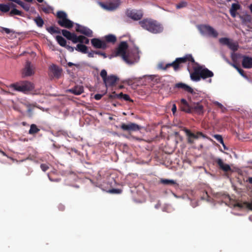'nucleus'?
I'll return each instance as SVG.
<instances>
[{
	"label": "nucleus",
	"instance_id": "2eb2a0df",
	"mask_svg": "<svg viewBox=\"0 0 252 252\" xmlns=\"http://www.w3.org/2000/svg\"><path fill=\"white\" fill-rule=\"evenodd\" d=\"M219 168L224 172H228L231 171L230 165L228 164L224 163L222 159L220 158H217L215 160Z\"/></svg>",
	"mask_w": 252,
	"mask_h": 252
},
{
	"label": "nucleus",
	"instance_id": "c85d7f7f",
	"mask_svg": "<svg viewBox=\"0 0 252 252\" xmlns=\"http://www.w3.org/2000/svg\"><path fill=\"white\" fill-rule=\"evenodd\" d=\"M228 47L232 50L233 51L235 52L238 49V43L236 42H234L230 40L229 42V44L228 45Z\"/></svg>",
	"mask_w": 252,
	"mask_h": 252
},
{
	"label": "nucleus",
	"instance_id": "c9c22d12",
	"mask_svg": "<svg viewBox=\"0 0 252 252\" xmlns=\"http://www.w3.org/2000/svg\"><path fill=\"white\" fill-rule=\"evenodd\" d=\"M99 4L101 7H102L103 9L105 10H110V2L105 3L104 2H99Z\"/></svg>",
	"mask_w": 252,
	"mask_h": 252
},
{
	"label": "nucleus",
	"instance_id": "0eeeda50",
	"mask_svg": "<svg viewBox=\"0 0 252 252\" xmlns=\"http://www.w3.org/2000/svg\"><path fill=\"white\" fill-rule=\"evenodd\" d=\"M198 29L202 35H207L213 38H217L218 32L211 26L208 25H201L198 26Z\"/></svg>",
	"mask_w": 252,
	"mask_h": 252
},
{
	"label": "nucleus",
	"instance_id": "bb28decb",
	"mask_svg": "<svg viewBox=\"0 0 252 252\" xmlns=\"http://www.w3.org/2000/svg\"><path fill=\"white\" fill-rule=\"evenodd\" d=\"M40 131V129L37 127L36 125L32 124L30 126V129L29 131L30 134H34L38 133Z\"/></svg>",
	"mask_w": 252,
	"mask_h": 252
},
{
	"label": "nucleus",
	"instance_id": "dca6fc26",
	"mask_svg": "<svg viewBox=\"0 0 252 252\" xmlns=\"http://www.w3.org/2000/svg\"><path fill=\"white\" fill-rule=\"evenodd\" d=\"M242 65L244 68L251 69L252 68V57L246 55L242 56Z\"/></svg>",
	"mask_w": 252,
	"mask_h": 252
},
{
	"label": "nucleus",
	"instance_id": "37998d69",
	"mask_svg": "<svg viewBox=\"0 0 252 252\" xmlns=\"http://www.w3.org/2000/svg\"><path fill=\"white\" fill-rule=\"evenodd\" d=\"M243 206L246 207L247 209L252 211V201L251 202H245L243 203Z\"/></svg>",
	"mask_w": 252,
	"mask_h": 252
},
{
	"label": "nucleus",
	"instance_id": "5701e85b",
	"mask_svg": "<svg viewBox=\"0 0 252 252\" xmlns=\"http://www.w3.org/2000/svg\"><path fill=\"white\" fill-rule=\"evenodd\" d=\"M75 40H76V41H74V43L79 42L80 43V44L85 43L86 44H88L89 43V39L83 35H76L75 37Z\"/></svg>",
	"mask_w": 252,
	"mask_h": 252
},
{
	"label": "nucleus",
	"instance_id": "7c9ffc66",
	"mask_svg": "<svg viewBox=\"0 0 252 252\" xmlns=\"http://www.w3.org/2000/svg\"><path fill=\"white\" fill-rule=\"evenodd\" d=\"M160 182L163 185H173L176 184V183L174 180L166 179H161Z\"/></svg>",
	"mask_w": 252,
	"mask_h": 252
},
{
	"label": "nucleus",
	"instance_id": "1a4fd4ad",
	"mask_svg": "<svg viewBox=\"0 0 252 252\" xmlns=\"http://www.w3.org/2000/svg\"><path fill=\"white\" fill-rule=\"evenodd\" d=\"M106 41L101 40L98 38H93L91 40L92 45L95 48L105 49L106 47V42H110V34L105 37Z\"/></svg>",
	"mask_w": 252,
	"mask_h": 252
},
{
	"label": "nucleus",
	"instance_id": "4c0bfd02",
	"mask_svg": "<svg viewBox=\"0 0 252 252\" xmlns=\"http://www.w3.org/2000/svg\"><path fill=\"white\" fill-rule=\"evenodd\" d=\"M241 8V5L238 3H232L230 9V10L236 11Z\"/></svg>",
	"mask_w": 252,
	"mask_h": 252
},
{
	"label": "nucleus",
	"instance_id": "09e8293b",
	"mask_svg": "<svg viewBox=\"0 0 252 252\" xmlns=\"http://www.w3.org/2000/svg\"><path fill=\"white\" fill-rule=\"evenodd\" d=\"M103 95V94H96L94 95V98L96 100H99L102 98Z\"/></svg>",
	"mask_w": 252,
	"mask_h": 252
},
{
	"label": "nucleus",
	"instance_id": "f257e3e1",
	"mask_svg": "<svg viewBox=\"0 0 252 252\" xmlns=\"http://www.w3.org/2000/svg\"><path fill=\"white\" fill-rule=\"evenodd\" d=\"M187 62H190L197 65V66L193 67V71L190 72V77L192 81L197 82L201 79H205L214 76V73L212 71L206 67H203L196 63L191 54H187L183 57L176 58L172 63L165 65L163 63H160L158 64V67L165 70L168 67H172L175 71H178L182 67L183 64Z\"/></svg>",
	"mask_w": 252,
	"mask_h": 252
},
{
	"label": "nucleus",
	"instance_id": "f8f14e48",
	"mask_svg": "<svg viewBox=\"0 0 252 252\" xmlns=\"http://www.w3.org/2000/svg\"><path fill=\"white\" fill-rule=\"evenodd\" d=\"M49 75L52 78L59 79L61 76L62 69L56 64H52L49 67Z\"/></svg>",
	"mask_w": 252,
	"mask_h": 252
},
{
	"label": "nucleus",
	"instance_id": "680f3d73",
	"mask_svg": "<svg viewBox=\"0 0 252 252\" xmlns=\"http://www.w3.org/2000/svg\"><path fill=\"white\" fill-rule=\"evenodd\" d=\"M67 65H68V66H69V67H71V66H73V65H75V66H76V65L75 64H74V63H71V62H68V63H67Z\"/></svg>",
	"mask_w": 252,
	"mask_h": 252
},
{
	"label": "nucleus",
	"instance_id": "052dcab7",
	"mask_svg": "<svg viewBox=\"0 0 252 252\" xmlns=\"http://www.w3.org/2000/svg\"><path fill=\"white\" fill-rule=\"evenodd\" d=\"M247 182L249 183V184H252V177H249L248 179L247 180Z\"/></svg>",
	"mask_w": 252,
	"mask_h": 252
},
{
	"label": "nucleus",
	"instance_id": "774afa93",
	"mask_svg": "<svg viewBox=\"0 0 252 252\" xmlns=\"http://www.w3.org/2000/svg\"><path fill=\"white\" fill-rule=\"evenodd\" d=\"M221 144L222 145L224 150H228V148L226 147V146L225 145L223 142V144Z\"/></svg>",
	"mask_w": 252,
	"mask_h": 252
},
{
	"label": "nucleus",
	"instance_id": "3c124183",
	"mask_svg": "<svg viewBox=\"0 0 252 252\" xmlns=\"http://www.w3.org/2000/svg\"><path fill=\"white\" fill-rule=\"evenodd\" d=\"M65 48H66L70 52H73L74 50V47H71L68 45H66V46H65Z\"/></svg>",
	"mask_w": 252,
	"mask_h": 252
},
{
	"label": "nucleus",
	"instance_id": "a19ab883",
	"mask_svg": "<svg viewBox=\"0 0 252 252\" xmlns=\"http://www.w3.org/2000/svg\"><path fill=\"white\" fill-rule=\"evenodd\" d=\"M41 8L42 9V10L46 13H49L50 12V11L51 10V8L50 6H44V5H42L41 7Z\"/></svg>",
	"mask_w": 252,
	"mask_h": 252
},
{
	"label": "nucleus",
	"instance_id": "72a5a7b5",
	"mask_svg": "<svg viewBox=\"0 0 252 252\" xmlns=\"http://www.w3.org/2000/svg\"><path fill=\"white\" fill-rule=\"evenodd\" d=\"M14 15H19V16H22V12L17 10L16 8H13L9 12V16H13Z\"/></svg>",
	"mask_w": 252,
	"mask_h": 252
},
{
	"label": "nucleus",
	"instance_id": "bf43d9fd",
	"mask_svg": "<svg viewBox=\"0 0 252 252\" xmlns=\"http://www.w3.org/2000/svg\"><path fill=\"white\" fill-rule=\"evenodd\" d=\"M59 209L60 211H63V210H64L65 207L63 205L60 204L59 205Z\"/></svg>",
	"mask_w": 252,
	"mask_h": 252
},
{
	"label": "nucleus",
	"instance_id": "58836bf2",
	"mask_svg": "<svg viewBox=\"0 0 252 252\" xmlns=\"http://www.w3.org/2000/svg\"><path fill=\"white\" fill-rule=\"evenodd\" d=\"M119 80V78L116 76L111 75V88H112L115 84Z\"/></svg>",
	"mask_w": 252,
	"mask_h": 252
},
{
	"label": "nucleus",
	"instance_id": "b1692460",
	"mask_svg": "<svg viewBox=\"0 0 252 252\" xmlns=\"http://www.w3.org/2000/svg\"><path fill=\"white\" fill-rule=\"evenodd\" d=\"M10 6L12 7L16 6L15 4L11 3L9 4H0V11L3 12H7L9 11Z\"/></svg>",
	"mask_w": 252,
	"mask_h": 252
},
{
	"label": "nucleus",
	"instance_id": "338daca9",
	"mask_svg": "<svg viewBox=\"0 0 252 252\" xmlns=\"http://www.w3.org/2000/svg\"><path fill=\"white\" fill-rule=\"evenodd\" d=\"M249 9L250 10V11H251V13L252 14V4H251L249 6Z\"/></svg>",
	"mask_w": 252,
	"mask_h": 252
},
{
	"label": "nucleus",
	"instance_id": "a18cd8bd",
	"mask_svg": "<svg viewBox=\"0 0 252 252\" xmlns=\"http://www.w3.org/2000/svg\"><path fill=\"white\" fill-rule=\"evenodd\" d=\"M0 32H5L7 34H9L12 31V30H10L9 29H8L6 28L0 27Z\"/></svg>",
	"mask_w": 252,
	"mask_h": 252
},
{
	"label": "nucleus",
	"instance_id": "c756f323",
	"mask_svg": "<svg viewBox=\"0 0 252 252\" xmlns=\"http://www.w3.org/2000/svg\"><path fill=\"white\" fill-rule=\"evenodd\" d=\"M100 187L103 190L107 192H110V184L109 182H103V183L100 185Z\"/></svg>",
	"mask_w": 252,
	"mask_h": 252
},
{
	"label": "nucleus",
	"instance_id": "e433bc0d",
	"mask_svg": "<svg viewBox=\"0 0 252 252\" xmlns=\"http://www.w3.org/2000/svg\"><path fill=\"white\" fill-rule=\"evenodd\" d=\"M230 41V40L229 38H226V37L220 38L219 39V41H220V43H221L223 45H227V46H228Z\"/></svg>",
	"mask_w": 252,
	"mask_h": 252
},
{
	"label": "nucleus",
	"instance_id": "6e6552de",
	"mask_svg": "<svg viewBox=\"0 0 252 252\" xmlns=\"http://www.w3.org/2000/svg\"><path fill=\"white\" fill-rule=\"evenodd\" d=\"M184 131L188 137V143L190 144H193L194 140L198 139L199 137H202L204 138H207V136L200 131H197L196 133H194L187 128L184 129Z\"/></svg>",
	"mask_w": 252,
	"mask_h": 252
},
{
	"label": "nucleus",
	"instance_id": "f704fd0d",
	"mask_svg": "<svg viewBox=\"0 0 252 252\" xmlns=\"http://www.w3.org/2000/svg\"><path fill=\"white\" fill-rule=\"evenodd\" d=\"M17 3L22 7L26 11H28L29 10L30 5L29 4L25 3L20 0H18Z\"/></svg>",
	"mask_w": 252,
	"mask_h": 252
},
{
	"label": "nucleus",
	"instance_id": "aec40b11",
	"mask_svg": "<svg viewBox=\"0 0 252 252\" xmlns=\"http://www.w3.org/2000/svg\"><path fill=\"white\" fill-rule=\"evenodd\" d=\"M175 87L177 88L182 89L184 91H185L188 93H189L190 94L193 93V89L190 87H189V86H188L184 83H177L175 85Z\"/></svg>",
	"mask_w": 252,
	"mask_h": 252
},
{
	"label": "nucleus",
	"instance_id": "9d476101",
	"mask_svg": "<svg viewBox=\"0 0 252 252\" xmlns=\"http://www.w3.org/2000/svg\"><path fill=\"white\" fill-rule=\"evenodd\" d=\"M120 127L123 131H126L129 133L133 131H138L141 129L140 126L138 125L131 122L127 124L123 123L120 126Z\"/></svg>",
	"mask_w": 252,
	"mask_h": 252
},
{
	"label": "nucleus",
	"instance_id": "49530a36",
	"mask_svg": "<svg viewBox=\"0 0 252 252\" xmlns=\"http://www.w3.org/2000/svg\"><path fill=\"white\" fill-rule=\"evenodd\" d=\"M122 192L120 189H111V194H119Z\"/></svg>",
	"mask_w": 252,
	"mask_h": 252
},
{
	"label": "nucleus",
	"instance_id": "7ed1b4c3",
	"mask_svg": "<svg viewBox=\"0 0 252 252\" xmlns=\"http://www.w3.org/2000/svg\"><path fill=\"white\" fill-rule=\"evenodd\" d=\"M180 109L182 111L189 114H196L200 115L204 113V107L201 104L192 101L188 102L184 98L181 99Z\"/></svg>",
	"mask_w": 252,
	"mask_h": 252
},
{
	"label": "nucleus",
	"instance_id": "5fc2aeb1",
	"mask_svg": "<svg viewBox=\"0 0 252 252\" xmlns=\"http://www.w3.org/2000/svg\"><path fill=\"white\" fill-rule=\"evenodd\" d=\"M229 11H230V14L232 17L234 18L236 16V14H237L236 11H232V10H229Z\"/></svg>",
	"mask_w": 252,
	"mask_h": 252
},
{
	"label": "nucleus",
	"instance_id": "603ef678",
	"mask_svg": "<svg viewBox=\"0 0 252 252\" xmlns=\"http://www.w3.org/2000/svg\"><path fill=\"white\" fill-rule=\"evenodd\" d=\"M171 110L173 113V114L175 115V113L176 112V110H177V107H176V105L175 104H173Z\"/></svg>",
	"mask_w": 252,
	"mask_h": 252
},
{
	"label": "nucleus",
	"instance_id": "13d9d810",
	"mask_svg": "<svg viewBox=\"0 0 252 252\" xmlns=\"http://www.w3.org/2000/svg\"><path fill=\"white\" fill-rule=\"evenodd\" d=\"M95 54L103 56L104 58L106 57L105 54L100 51H95Z\"/></svg>",
	"mask_w": 252,
	"mask_h": 252
},
{
	"label": "nucleus",
	"instance_id": "4468645a",
	"mask_svg": "<svg viewBox=\"0 0 252 252\" xmlns=\"http://www.w3.org/2000/svg\"><path fill=\"white\" fill-rule=\"evenodd\" d=\"M75 30L77 32L84 34L88 37L93 36V32L90 29L78 24H76Z\"/></svg>",
	"mask_w": 252,
	"mask_h": 252
},
{
	"label": "nucleus",
	"instance_id": "864d4df0",
	"mask_svg": "<svg viewBox=\"0 0 252 252\" xmlns=\"http://www.w3.org/2000/svg\"><path fill=\"white\" fill-rule=\"evenodd\" d=\"M229 64L233 66L234 68H235L236 70H237L240 67L238 66L236 63H232L230 62H228Z\"/></svg>",
	"mask_w": 252,
	"mask_h": 252
},
{
	"label": "nucleus",
	"instance_id": "6e6d98bb",
	"mask_svg": "<svg viewBox=\"0 0 252 252\" xmlns=\"http://www.w3.org/2000/svg\"><path fill=\"white\" fill-rule=\"evenodd\" d=\"M94 54H95V51H92V52L88 53V56L89 58H93V57H94Z\"/></svg>",
	"mask_w": 252,
	"mask_h": 252
},
{
	"label": "nucleus",
	"instance_id": "cd10ccee",
	"mask_svg": "<svg viewBox=\"0 0 252 252\" xmlns=\"http://www.w3.org/2000/svg\"><path fill=\"white\" fill-rule=\"evenodd\" d=\"M46 30L51 34L60 33V31L58 27L51 26L47 28Z\"/></svg>",
	"mask_w": 252,
	"mask_h": 252
},
{
	"label": "nucleus",
	"instance_id": "412c9836",
	"mask_svg": "<svg viewBox=\"0 0 252 252\" xmlns=\"http://www.w3.org/2000/svg\"><path fill=\"white\" fill-rule=\"evenodd\" d=\"M242 23L243 25H246L248 23H251L252 21V16L248 14H245L243 15H239Z\"/></svg>",
	"mask_w": 252,
	"mask_h": 252
},
{
	"label": "nucleus",
	"instance_id": "a878e982",
	"mask_svg": "<svg viewBox=\"0 0 252 252\" xmlns=\"http://www.w3.org/2000/svg\"><path fill=\"white\" fill-rule=\"evenodd\" d=\"M56 40L58 43V44L63 47H65L66 45V40L62 36L57 35L56 37Z\"/></svg>",
	"mask_w": 252,
	"mask_h": 252
},
{
	"label": "nucleus",
	"instance_id": "393cba45",
	"mask_svg": "<svg viewBox=\"0 0 252 252\" xmlns=\"http://www.w3.org/2000/svg\"><path fill=\"white\" fill-rule=\"evenodd\" d=\"M75 50L82 53L86 54L88 51V47L82 44H78L75 48Z\"/></svg>",
	"mask_w": 252,
	"mask_h": 252
},
{
	"label": "nucleus",
	"instance_id": "de8ad7c7",
	"mask_svg": "<svg viewBox=\"0 0 252 252\" xmlns=\"http://www.w3.org/2000/svg\"><path fill=\"white\" fill-rule=\"evenodd\" d=\"M187 5V2H182L179 4H178L176 6L177 8L180 9L182 7H185Z\"/></svg>",
	"mask_w": 252,
	"mask_h": 252
},
{
	"label": "nucleus",
	"instance_id": "69168bd1",
	"mask_svg": "<svg viewBox=\"0 0 252 252\" xmlns=\"http://www.w3.org/2000/svg\"><path fill=\"white\" fill-rule=\"evenodd\" d=\"M0 153L3 156H6V154L5 152H4L3 151L0 150Z\"/></svg>",
	"mask_w": 252,
	"mask_h": 252
},
{
	"label": "nucleus",
	"instance_id": "8fccbe9b",
	"mask_svg": "<svg viewBox=\"0 0 252 252\" xmlns=\"http://www.w3.org/2000/svg\"><path fill=\"white\" fill-rule=\"evenodd\" d=\"M48 176L49 179L51 182H59L61 181V179H59V178L53 179V178H51L49 175H48Z\"/></svg>",
	"mask_w": 252,
	"mask_h": 252
},
{
	"label": "nucleus",
	"instance_id": "0e129e2a",
	"mask_svg": "<svg viewBox=\"0 0 252 252\" xmlns=\"http://www.w3.org/2000/svg\"><path fill=\"white\" fill-rule=\"evenodd\" d=\"M216 104H217V105H218L220 108H222V107H223L221 103H219V102H216Z\"/></svg>",
	"mask_w": 252,
	"mask_h": 252
},
{
	"label": "nucleus",
	"instance_id": "6ab92c4d",
	"mask_svg": "<svg viewBox=\"0 0 252 252\" xmlns=\"http://www.w3.org/2000/svg\"><path fill=\"white\" fill-rule=\"evenodd\" d=\"M100 76L103 79L104 84H105V88L110 86V82L109 81L110 77H107V71L105 69H102L100 72Z\"/></svg>",
	"mask_w": 252,
	"mask_h": 252
},
{
	"label": "nucleus",
	"instance_id": "20e7f679",
	"mask_svg": "<svg viewBox=\"0 0 252 252\" xmlns=\"http://www.w3.org/2000/svg\"><path fill=\"white\" fill-rule=\"evenodd\" d=\"M144 30L154 34H158L163 31L162 25L158 21L151 18H145L138 22Z\"/></svg>",
	"mask_w": 252,
	"mask_h": 252
},
{
	"label": "nucleus",
	"instance_id": "473e14b6",
	"mask_svg": "<svg viewBox=\"0 0 252 252\" xmlns=\"http://www.w3.org/2000/svg\"><path fill=\"white\" fill-rule=\"evenodd\" d=\"M120 3V0H111V11L116 9Z\"/></svg>",
	"mask_w": 252,
	"mask_h": 252
},
{
	"label": "nucleus",
	"instance_id": "2f4dec72",
	"mask_svg": "<svg viewBox=\"0 0 252 252\" xmlns=\"http://www.w3.org/2000/svg\"><path fill=\"white\" fill-rule=\"evenodd\" d=\"M34 21L38 27L41 28L43 27L44 22L41 17L38 16L34 18Z\"/></svg>",
	"mask_w": 252,
	"mask_h": 252
},
{
	"label": "nucleus",
	"instance_id": "e2e57ef3",
	"mask_svg": "<svg viewBox=\"0 0 252 252\" xmlns=\"http://www.w3.org/2000/svg\"><path fill=\"white\" fill-rule=\"evenodd\" d=\"M131 137L134 139H135L137 141H141L142 140V139L140 138H138V137H134L133 136H131Z\"/></svg>",
	"mask_w": 252,
	"mask_h": 252
},
{
	"label": "nucleus",
	"instance_id": "f3484780",
	"mask_svg": "<svg viewBox=\"0 0 252 252\" xmlns=\"http://www.w3.org/2000/svg\"><path fill=\"white\" fill-rule=\"evenodd\" d=\"M34 73L33 70L31 67V63L27 62L25 67L23 69L22 75L23 77L30 76Z\"/></svg>",
	"mask_w": 252,
	"mask_h": 252
},
{
	"label": "nucleus",
	"instance_id": "a211bd4d",
	"mask_svg": "<svg viewBox=\"0 0 252 252\" xmlns=\"http://www.w3.org/2000/svg\"><path fill=\"white\" fill-rule=\"evenodd\" d=\"M62 33L64 37L68 40L72 41L73 43H74V41H76L75 40L76 34L75 33H71L66 30H62Z\"/></svg>",
	"mask_w": 252,
	"mask_h": 252
},
{
	"label": "nucleus",
	"instance_id": "c03bdc74",
	"mask_svg": "<svg viewBox=\"0 0 252 252\" xmlns=\"http://www.w3.org/2000/svg\"><path fill=\"white\" fill-rule=\"evenodd\" d=\"M238 72L240 73V74L243 76L244 78H246V79H248V76H247V75L245 73V72L240 67H239L237 70Z\"/></svg>",
	"mask_w": 252,
	"mask_h": 252
},
{
	"label": "nucleus",
	"instance_id": "39448f33",
	"mask_svg": "<svg viewBox=\"0 0 252 252\" xmlns=\"http://www.w3.org/2000/svg\"><path fill=\"white\" fill-rule=\"evenodd\" d=\"M9 88L17 92L26 93L34 89L33 84L28 81H21L10 85Z\"/></svg>",
	"mask_w": 252,
	"mask_h": 252
},
{
	"label": "nucleus",
	"instance_id": "f03ea898",
	"mask_svg": "<svg viewBox=\"0 0 252 252\" xmlns=\"http://www.w3.org/2000/svg\"><path fill=\"white\" fill-rule=\"evenodd\" d=\"M139 52L137 48L128 49L127 43L122 41L117 48L115 56H121L127 64L131 65L139 61Z\"/></svg>",
	"mask_w": 252,
	"mask_h": 252
},
{
	"label": "nucleus",
	"instance_id": "4be33fe9",
	"mask_svg": "<svg viewBox=\"0 0 252 252\" xmlns=\"http://www.w3.org/2000/svg\"><path fill=\"white\" fill-rule=\"evenodd\" d=\"M69 92L75 95H79L84 92V88L82 86H76L70 89Z\"/></svg>",
	"mask_w": 252,
	"mask_h": 252
},
{
	"label": "nucleus",
	"instance_id": "9b49d317",
	"mask_svg": "<svg viewBox=\"0 0 252 252\" xmlns=\"http://www.w3.org/2000/svg\"><path fill=\"white\" fill-rule=\"evenodd\" d=\"M126 14L127 17L134 21L140 20L143 16V13L141 10L136 9H127L126 11Z\"/></svg>",
	"mask_w": 252,
	"mask_h": 252
},
{
	"label": "nucleus",
	"instance_id": "4d7b16f0",
	"mask_svg": "<svg viewBox=\"0 0 252 252\" xmlns=\"http://www.w3.org/2000/svg\"><path fill=\"white\" fill-rule=\"evenodd\" d=\"M116 41V37L115 35L111 34V43H115Z\"/></svg>",
	"mask_w": 252,
	"mask_h": 252
},
{
	"label": "nucleus",
	"instance_id": "79ce46f5",
	"mask_svg": "<svg viewBox=\"0 0 252 252\" xmlns=\"http://www.w3.org/2000/svg\"><path fill=\"white\" fill-rule=\"evenodd\" d=\"M213 137L220 144H223V140L221 135L219 134H215L213 136Z\"/></svg>",
	"mask_w": 252,
	"mask_h": 252
},
{
	"label": "nucleus",
	"instance_id": "ea45409f",
	"mask_svg": "<svg viewBox=\"0 0 252 252\" xmlns=\"http://www.w3.org/2000/svg\"><path fill=\"white\" fill-rule=\"evenodd\" d=\"M40 168L41 170L45 172L49 169V164L46 163H42L40 164Z\"/></svg>",
	"mask_w": 252,
	"mask_h": 252
},
{
	"label": "nucleus",
	"instance_id": "ddd939ff",
	"mask_svg": "<svg viewBox=\"0 0 252 252\" xmlns=\"http://www.w3.org/2000/svg\"><path fill=\"white\" fill-rule=\"evenodd\" d=\"M114 99H123L126 101L133 102V100L130 98L128 94H124L123 93L117 94L115 92H111V103L113 105L116 106V104L113 102V100Z\"/></svg>",
	"mask_w": 252,
	"mask_h": 252
},
{
	"label": "nucleus",
	"instance_id": "423d86ee",
	"mask_svg": "<svg viewBox=\"0 0 252 252\" xmlns=\"http://www.w3.org/2000/svg\"><path fill=\"white\" fill-rule=\"evenodd\" d=\"M57 17L59 20L58 24L62 27L70 29L73 27V23L67 18V14L63 11H59L57 13Z\"/></svg>",
	"mask_w": 252,
	"mask_h": 252
}]
</instances>
